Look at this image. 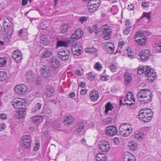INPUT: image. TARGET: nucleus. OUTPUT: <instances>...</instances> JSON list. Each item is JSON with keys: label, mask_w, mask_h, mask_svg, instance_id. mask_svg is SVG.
<instances>
[{"label": "nucleus", "mask_w": 161, "mask_h": 161, "mask_svg": "<svg viewBox=\"0 0 161 161\" xmlns=\"http://www.w3.org/2000/svg\"><path fill=\"white\" fill-rule=\"evenodd\" d=\"M94 68L97 69L99 70L100 69L102 68V67L100 63H97L95 65Z\"/></svg>", "instance_id": "nucleus-51"}, {"label": "nucleus", "mask_w": 161, "mask_h": 161, "mask_svg": "<svg viewBox=\"0 0 161 161\" xmlns=\"http://www.w3.org/2000/svg\"><path fill=\"white\" fill-rule=\"evenodd\" d=\"M101 28L104 38L105 40H108L112 33V31L111 27L109 26L108 25L105 24L102 25Z\"/></svg>", "instance_id": "nucleus-6"}, {"label": "nucleus", "mask_w": 161, "mask_h": 161, "mask_svg": "<svg viewBox=\"0 0 161 161\" xmlns=\"http://www.w3.org/2000/svg\"><path fill=\"white\" fill-rule=\"evenodd\" d=\"M142 6L145 7H147L149 6V3L148 2H143L142 3Z\"/></svg>", "instance_id": "nucleus-60"}, {"label": "nucleus", "mask_w": 161, "mask_h": 161, "mask_svg": "<svg viewBox=\"0 0 161 161\" xmlns=\"http://www.w3.org/2000/svg\"><path fill=\"white\" fill-rule=\"evenodd\" d=\"M146 77L147 79L153 82L157 78L156 72L154 70H152L150 72L146 73Z\"/></svg>", "instance_id": "nucleus-20"}, {"label": "nucleus", "mask_w": 161, "mask_h": 161, "mask_svg": "<svg viewBox=\"0 0 161 161\" xmlns=\"http://www.w3.org/2000/svg\"><path fill=\"white\" fill-rule=\"evenodd\" d=\"M7 77V74L3 71L0 72V81H3Z\"/></svg>", "instance_id": "nucleus-43"}, {"label": "nucleus", "mask_w": 161, "mask_h": 161, "mask_svg": "<svg viewBox=\"0 0 161 161\" xmlns=\"http://www.w3.org/2000/svg\"><path fill=\"white\" fill-rule=\"evenodd\" d=\"M125 25L127 26V27H128L129 26L131 27L130 21L127 19L125 21Z\"/></svg>", "instance_id": "nucleus-61"}, {"label": "nucleus", "mask_w": 161, "mask_h": 161, "mask_svg": "<svg viewBox=\"0 0 161 161\" xmlns=\"http://www.w3.org/2000/svg\"><path fill=\"white\" fill-rule=\"evenodd\" d=\"M108 44L106 46L107 52L109 54H113L114 52V45L111 42L107 43Z\"/></svg>", "instance_id": "nucleus-22"}, {"label": "nucleus", "mask_w": 161, "mask_h": 161, "mask_svg": "<svg viewBox=\"0 0 161 161\" xmlns=\"http://www.w3.org/2000/svg\"><path fill=\"white\" fill-rule=\"evenodd\" d=\"M53 51L50 49H47L41 53V57L42 58H46L49 57L53 54Z\"/></svg>", "instance_id": "nucleus-25"}, {"label": "nucleus", "mask_w": 161, "mask_h": 161, "mask_svg": "<svg viewBox=\"0 0 161 161\" xmlns=\"http://www.w3.org/2000/svg\"><path fill=\"white\" fill-rule=\"evenodd\" d=\"M125 42L124 41L120 42L119 43V47L122 48L124 46Z\"/></svg>", "instance_id": "nucleus-54"}, {"label": "nucleus", "mask_w": 161, "mask_h": 161, "mask_svg": "<svg viewBox=\"0 0 161 161\" xmlns=\"http://www.w3.org/2000/svg\"><path fill=\"white\" fill-rule=\"evenodd\" d=\"M125 84L128 85L132 80V77L130 74L128 72H125L124 74Z\"/></svg>", "instance_id": "nucleus-27"}, {"label": "nucleus", "mask_w": 161, "mask_h": 161, "mask_svg": "<svg viewBox=\"0 0 161 161\" xmlns=\"http://www.w3.org/2000/svg\"><path fill=\"white\" fill-rule=\"evenodd\" d=\"M25 77L28 80H32L34 77V73L30 70L27 71L25 74Z\"/></svg>", "instance_id": "nucleus-33"}, {"label": "nucleus", "mask_w": 161, "mask_h": 161, "mask_svg": "<svg viewBox=\"0 0 161 161\" xmlns=\"http://www.w3.org/2000/svg\"><path fill=\"white\" fill-rule=\"evenodd\" d=\"M131 28V27L129 26L127 27L124 31V33L125 35H128L130 32V30Z\"/></svg>", "instance_id": "nucleus-53"}, {"label": "nucleus", "mask_w": 161, "mask_h": 161, "mask_svg": "<svg viewBox=\"0 0 161 161\" xmlns=\"http://www.w3.org/2000/svg\"><path fill=\"white\" fill-rule=\"evenodd\" d=\"M54 92V89L52 86H47L46 90L45 91L46 96L47 97H50L52 96L53 95Z\"/></svg>", "instance_id": "nucleus-26"}, {"label": "nucleus", "mask_w": 161, "mask_h": 161, "mask_svg": "<svg viewBox=\"0 0 161 161\" xmlns=\"http://www.w3.org/2000/svg\"><path fill=\"white\" fill-rule=\"evenodd\" d=\"M134 6H133V4H130V5H128V9L129 10H133Z\"/></svg>", "instance_id": "nucleus-59"}, {"label": "nucleus", "mask_w": 161, "mask_h": 161, "mask_svg": "<svg viewBox=\"0 0 161 161\" xmlns=\"http://www.w3.org/2000/svg\"><path fill=\"white\" fill-rule=\"evenodd\" d=\"M144 112L145 109H142L139 111L138 114L139 119L143 120L144 122L145 119V114H144Z\"/></svg>", "instance_id": "nucleus-37"}, {"label": "nucleus", "mask_w": 161, "mask_h": 161, "mask_svg": "<svg viewBox=\"0 0 161 161\" xmlns=\"http://www.w3.org/2000/svg\"><path fill=\"white\" fill-rule=\"evenodd\" d=\"M49 64L50 66L54 69H58L60 65L59 60L55 57L51 58L49 59Z\"/></svg>", "instance_id": "nucleus-10"}, {"label": "nucleus", "mask_w": 161, "mask_h": 161, "mask_svg": "<svg viewBox=\"0 0 161 161\" xmlns=\"http://www.w3.org/2000/svg\"><path fill=\"white\" fill-rule=\"evenodd\" d=\"M109 68L113 72H115L117 71L118 66L114 64H111L109 65Z\"/></svg>", "instance_id": "nucleus-47"}, {"label": "nucleus", "mask_w": 161, "mask_h": 161, "mask_svg": "<svg viewBox=\"0 0 161 161\" xmlns=\"http://www.w3.org/2000/svg\"><path fill=\"white\" fill-rule=\"evenodd\" d=\"M94 28H95V29H96V30H94V31L95 33L96 34H97V32H99V31H98V29H97V28H98V27H97V26L96 25H94L93 29H94Z\"/></svg>", "instance_id": "nucleus-62"}, {"label": "nucleus", "mask_w": 161, "mask_h": 161, "mask_svg": "<svg viewBox=\"0 0 161 161\" xmlns=\"http://www.w3.org/2000/svg\"><path fill=\"white\" fill-rule=\"evenodd\" d=\"M3 28L4 31V34L7 35V37L10 38L12 33V31L11 23L7 18H6V19L4 20Z\"/></svg>", "instance_id": "nucleus-4"}, {"label": "nucleus", "mask_w": 161, "mask_h": 161, "mask_svg": "<svg viewBox=\"0 0 161 161\" xmlns=\"http://www.w3.org/2000/svg\"><path fill=\"white\" fill-rule=\"evenodd\" d=\"M130 99L132 100V102L129 100V95L127 94L124 100V101L126 102L125 103L130 106H131L133 104H134L135 102L134 98V96L131 94H130Z\"/></svg>", "instance_id": "nucleus-24"}, {"label": "nucleus", "mask_w": 161, "mask_h": 161, "mask_svg": "<svg viewBox=\"0 0 161 161\" xmlns=\"http://www.w3.org/2000/svg\"><path fill=\"white\" fill-rule=\"evenodd\" d=\"M14 90L16 93L19 95H22L26 91L27 88L25 85H20L16 86Z\"/></svg>", "instance_id": "nucleus-15"}, {"label": "nucleus", "mask_w": 161, "mask_h": 161, "mask_svg": "<svg viewBox=\"0 0 161 161\" xmlns=\"http://www.w3.org/2000/svg\"><path fill=\"white\" fill-rule=\"evenodd\" d=\"M60 29L61 33L63 34L66 35L68 34L69 26L68 24H64L61 25Z\"/></svg>", "instance_id": "nucleus-23"}, {"label": "nucleus", "mask_w": 161, "mask_h": 161, "mask_svg": "<svg viewBox=\"0 0 161 161\" xmlns=\"http://www.w3.org/2000/svg\"><path fill=\"white\" fill-rule=\"evenodd\" d=\"M71 50L73 53L75 55L79 56L81 53V50L78 47H75V46H72Z\"/></svg>", "instance_id": "nucleus-30"}, {"label": "nucleus", "mask_w": 161, "mask_h": 161, "mask_svg": "<svg viewBox=\"0 0 161 161\" xmlns=\"http://www.w3.org/2000/svg\"><path fill=\"white\" fill-rule=\"evenodd\" d=\"M135 41L139 45L142 46L145 44L146 42V39L145 38H141L136 40Z\"/></svg>", "instance_id": "nucleus-41"}, {"label": "nucleus", "mask_w": 161, "mask_h": 161, "mask_svg": "<svg viewBox=\"0 0 161 161\" xmlns=\"http://www.w3.org/2000/svg\"><path fill=\"white\" fill-rule=\"evenodd\" d=\"M152 70L149 66H145L143 67V71L146 76V73L150 72Z\"/></svg>", "instance_id": "nucleus-45"}, {"label": "nucleus", "mask_w": 161, "mask_h": 161, "mask_svg": "<svg viewBox=\"0 0 161 161\" xmlns=\"http://www.w3.org/2000/svg\"><path fill=\"white\" fill-rule=\"evenodd\" d=\"M21 142L22 147L25 150L30 151L31 146L32 140L31 136L24 135L21 138Z\"/></svg>", "instance_id": "nucleus-2"}, {"label": "nucleus", "mask_w": 161, "mask_h": 161, "mask_svg": "<svg viewBox=\"0 0 161 161\" xmlns=\"http://www.w3.org/2000/svg\"><path fill=\"white\" fill-rule=\"evenodd\" d=\"M57 54L58 58L63 61L68 59L69 56V51L65 48H61L59 50Z\"/></svg>", "instance_id": "nucleus-7"}, {"label": "nucleus", "mask_w": 161, "mask_h": 161, "mask_svg": "<svg viewBox=\"0 0 161 161\" xmlns=\"http://www.w3.org/2000/svg\"><path fill=\"white\" fill-rule=\"evenodd\" d=\"M143 15L144 17H146L149 20L150 19V15L149 13H144L143 14Z\"/></svg>", "instance_id": "nucleus-56"}, {"label": "nucleus", "mask_w": 161, "mask_h": 161, "mask_svg": "<svg viewBox=\"0 0 161 161\" xmlns=\"http://www.w3.org/2000/svg\"><path fill=\"white\" fill-rule=\"evenodd\" d=\"M139 55L142 61H146L150 58V52L148 50L142 49L140 52Z\"/></svg>", "instance_id": "nucleus-11"}, {"label": "nucleus", "mask_w": 161, "mask_h": 161, "mask_svg": "<svg viewBox=\"0 0 161 161\" xmlns=\"http://www.w3.org/2000/svg\"><path fill=\"white\" fill-rule=\"evenodd\" d=\"M145 119L144 120L145 123H147L149 122L153 118V113L150 109H145Z\"/></svg>", "instance_id": "nucleus-14"}, {"label": "nucleus", "mask_w": 161, "mask_h": 161, "mask_svg": "<svg viewBox=\"0 0 161 161\" xmlns=\"http://www.w3.org/2000/svg\"><path fill=\"white\" fill-rule=\"evenodd\" d=\"M57 46L58 47H66L67 46V43L63 41H58L57 43Z\"/></svg>", "instance_id": "nucleus-46"}, {"label": "nucleus", "mask_w": 161, "mask_h": 161, "mask_svg": "<svg viewBox=\"0 0 161 161\" xmlns=\"http://www.w3.org/2000/svg\"><path fill=\"white\" fill-rule=\"evenodd\" d=\"M98 146L100 149L103 152H107L110 148L109 143L105 141H101Z\"/></svg>", "instance_id": "nucleus-13"}, {"label": "nucleus", "mask_w": 161, "mask_h": 161, "mask_svg": "<svg viewBox=\"0 0 161 161\" xmlns=\"http://www.w3.org/2000/svg\"><path fill=\"white\" fill-rule=\"evenodd\" d=\"M6 127V125L4 124H0V131L5 129Z\"/></svg>", "instance_id": "nucleus-58"}, {"label": "nucleus", "mask_w": 161, "mask_h": 161, "mask_svg": "<svg viewBox=\"0 0 161 161\" xmlns=\"http://www.w3.org/2000/svg\"><path fill=\"white\" fill-rule=\"evenodd\" d=\"M7 60L5 57L0 58V67H4L6 66Z\"/></svg>", "instance_id": "nucleus-40"}, {"label": "nucleus", "mask_w": 161, "mask_h": 161, "mask_svg": "<svg viewBox=\"0 0 161 161\" xmlns=\"http://www.w3.org/2000/svg\"><path fill=\"white\" fill-rule=\"evenodd\" d=\"M70 97L72 98H74L75 97V93L74 92H71L69 95Z\"/></svg>", "instance_id": "nucleus-64"}, {"label": "nucleus", "mask_w": 161, "mask_h": 161, "mask_svg": "<svg viewBox=\"0 0 161 161\" xmlns=\"http://www.w3.org/2000/svg\"><path fill=\"white\" fill-rule=\"evenodd\" d=\"M113 142L116 145H118L119 143V139L118 137H115L113 139Z\"/></svg>", "instance_id": "nucleus-57"}, {"label": "nucleus", "mask_w": 161, "mask_h": 161, "mask_svg": "<svg viewBox=\"0 0 161 161\" xmlns=\"http://www.w3.org/2000/svg\"><path fill=\"white\" fill-rule=\"evenodd\" d=\"M144 36V31H138L136 33L134 38L136 39L138 37H141Z\"/></svg>", "instance_id": "nucleus-42"}, {"label": "nucleus", "mask_w": 161, "mask_h": 161, "mask_svg": "<svg viewBox=\"0 0 161 161\" xmlns=\"http://www.w3.org/2000/svg\"><path fill=\"white\" fill-rule=\"evenodd\" d=\"M95 1H89L88 7L89 11L90 12L94 13L96 11L100 5V3H94Z\"/></svg>", "instance_id": "nucleus-9"}, {"label": "nucleus", "mask_w": 161, "mask_h": 161, "mask_svg": "<svg viewBox=\"0 0 161 161\" xmlns=\"http://www.w3.org/2000/svg\"><path fill=\"white\" fill-rule=\"evenodd\" d=\"M87 18L86 16H82L80 18L79 20L81 24H83L84 22L87 20Z\"/></svg>", "instance_id": "nucleus-50"}, {"label": "nucleus", "mask_w": 161, "mask_h": 161, "mask_svg": "<svg viewBox=\"0 0 161 161\" xmlns=\"http://www.w3.org/2000/svg\"><path fill=\"white\" fill-rule=\"evenodd\" d=\"M12 105L16 109H18L21 108L24 104V102L21 101V99H14L12 102Z\"/></svg>", "instance_id": "nucleus-17"}, {"label": "nucleus", "mask_w": 161, "mask_h": 161, "mask_svg": "<svg viewBox=\"0 0 161 161\" xmlns=\"http://www.w3.org/2000/svg\"><path fill=\"white\" fill-rule=\"evenodd\" d=\"M12 57L17 63L20 62L22 59V55L21 52L19 50L14 51L12 54Z\"/></svg>", "instance_id": "nucleus-16"}, {"label": "nucleus", "mask_w": 161, "mask_h": 161, "mask_svg": "<svg viewBox=\"0 0 161 161\" xmlns=\"http://www.w3.org/2000/svg\"><path fill=\"white\" fill-rule=\"evenodd\" d=\"M83 34V31L80 28L76 29L69 38V43H71L75 42L78 39L80 38Z\"/></svg>", "instance_id": "nucleus-5"}, {"label": "nucleus", "mask_w": 161, "mask_h": 161, "mask_svg": "<svg viewBox=\"0 0 161 161\" xmlns=\"http://www.w3.org/2000/svg\"><path fill=\"white\" fill-rule=\"evenodd\" d=\"M42 107V104L40 103H37L35 105L34 107L31 110V113L33 114L37 111L40 110Z\"/></svg>", "instance_id": "nucleus-31"}, {"label": "nucleus", "mask_w": 161, "mask_h": 161, "mask_svg": "<svg viewBox=\"0 0 161 161\" xmlns=\"http://www.w3.org/2000/svg\"><path fill=\"white\" fill-rule=\"evenodd\" d=\"M84 125L82 123L79 124L76 128V131L79 133L84 128Z\"/></svg>", "instance_id": "nucleus-44"}, {"label": "nucleus", "mask_w": 161, "mask_h": 161, "mask_svg": "<svg viewBox=\"0 0 161 161\" xmlns=\"http://www.w3.org/2000/svg\"><path fill=\"white\" fill-rule=\"evenodd\" d=\"M74 121V118L72 116H67L64 119V122L68 125L72 124Z\"/></svg>", "instance_id": "nucleus-34"}, {"label": "nucleus", "mask_w": 161, "mask_h": 161, "mask_svg": "<svg viewBox=\"0 0 161 161\" xmlns=\"http://www.w3.org/2000/svg\"><path fill=\"white\" fill-rule=\"evenodd\" d=\"M135 157L128 152H125L124 154L123 161H135Z\"/></svg>", "instance_id": "nucleus-19"}, {"label": "nucleus", "mask_w": 161, "mask_h": 161, "mask_svg": "<svg viewBox=\"0 0 161 161\" xmlns=\"http://www.w3.org/2000/svg\"><path fill=\"white\" fill-rule=\"evenodd\" d=\"M40 42L42 45H47L49 43V41L46 37V36L42 35L39 37Z\"/></svg>", "instance_id": "nucleus-29"}, {"label": "nucleus", "mask_w": 161, "mask_h": 161, "mask_svg": "<svg viewBox=\"0 0 161 161\" xmlns=\"http://www.w3.org/2000/svg\"><path fill=\"white\" fill-rule=\"evenodd\" d=\"M153 96L151 91L145 89L140 90L136 95L138 99L143 103H147L151 102Z\"/></svg>", "instance_id": "nucleus-1"}, {"label": "nucleus", "mask_w": 161, "mask_h": 161, "mask_svg": "<svg viewBox=\"0 0 161 161\" xmlns=\"http://www.w3.org/2000/svg\"><path fill=\"white\" fill-rule=\"evenodd\" d=\"M40 147V143L37 142L35 143V145L34 147L33 148V151H36L38 150Z\"/></svg>", "instance_id": "nucleus-52"}, {"label": "nucleus", "mask_w": 161, "mask_h": 161, "mask_svg": "<svg viewBox=\"0 0 161 161\" xmlns=\"http://www.w3.org/2000/svg\"><path fill=\"white\" fill-rule=\"evenodd\" d=\"M40 71L43 78L48 79L51 77V71L48 66H43L41 68Z\"/></svg>", "instance_id": "nucleus-8"}, {"label": "nucleus", "mask_w": 161, "mask_h": 161, "mask_svg": "<svg viewBox=\"0 0 161 161\" xmlns=\"http://www.w3.org/2000/svg\"><path fill=\"white\" fill-rule=\"evenodd\" d=\"M90 99L92 101H95L97 100L99 97L98 92L96 91H91L90 93Z\"/></svg>", "instance_id": "nucleus-21"}, {"label": "nucleus", "mask_w": 161, "mask_h": 161, "mask_svg": "<svg viewBox=\"0 0 161 161\" xmlns=\"http://www.w3.org/2000/svg\"><path fill=\"white\" fill-rule=\"evenodd\" d=\"M25 111H18L15 114V115L19 119H22L24 117L25 115Z\"/></svg>", "instance_id": "nucleus-35"}, {"label": "nucleus", "mask_w": 161, "mask_h": 161, "mask_svg": "<svg viewBox=\"0 0 161 161\" xmlns=\"http://www.w3.org/2000/svg\"><path fill=\"white\" fill-rule=\"evenodd\" d=\"M95 76L94 73L91 72L87 75V78L90 80H92L95 79Z\"/></svg>", "instance_id": "nucleus-48"}, {"label": "nucleus", "mask_w": 161, "mask_h": 161, "mask_svg": "<svg viewBox=\"0 0 161 161\" xmlns=\"http://www.w3.org/2000/svg\"><path fill=\"white\" fill-rule=\"evenodd\" d=\"M86 92V91L85 89L81 90L80 91V94L83 95H84Z\"/></svg>", "instance_id": "nucleus-63"}, {"label": "nucleus", "mask_w": 161, "mask_h": 161, "mask_svg": "<svg viewBox=\"0 0 161 161\" xmlns=\"http://www.w3.org/2000/svg\"><path fill=\"white\" fill-rule=\"evenodd\" d=\"M120 134L123 136H127L132 132V128L131 125L128 124H122L119 127Z\"/></svg>", "instance_id": "nucleus-3"}, {"label": "nucleus", "mask_w": 161, "mask_h": 161, "mask_svg": "<svg viewBox=\"0 0 161 161\" xmlns=\"http://www.w3.org/2000/svg\"><path fill=\"white\" fill-rule=\"evenodd\" d=\"M85 50L86 52L91 54L94 53L97 51L96 49L93 47H86Z\"/></svg>", "instance_id": "nucleus-36"}, {"label": "nucleus", "mask_w": 161, "mask_h": 161, "mask_svg": "<svg viewBox=\"0 0 161 161\" xmlns=\"http://www.w3.org/2000/svg\"><path fill=\"white\" fill-rule=\"evenodd\" d=\"M107 159V157L104 154L98 153L96 156V160L97 161H105Z\"/></svg>", "instance_id": "nucleus-28"}, {"label": "nucleus", "mask_w": 161, "mask_h": 161, "mask_svg": "<svg viewBox=\"0 0 161 161\" xmlns=\"http://www.w3.org/2000/svg\"><path fill=\"white\" fill-rule=\"evenodd\" d=\"M44 116L42 115L35 116L31 118L32 122L37 125L42 122L43 120Z\"/></svg>", "instance_id": "nucleus-18"}, {"label": "nucleus", "mask_w": 161, "mask_h": 161, "mask_svg": "<svg viewBox=\"0 0 161 161\" xmlns=\"http://www.w3.org/2000/svg\"><path fill=\"white\" fill-rule=\"evenodd\" d=\"M130 48L128 47L127 48L126 50L127 52V54L128 57L130 58H133L134 57V54L132 52L130 51Z\"/></svg>", "instance_id": "nucleus-49"}, {"label": "nucleus", "mask_w": 161, "mask_h": 161, "mask_svg": "<svg viewBox=\"0 0 161 161\" xmlns=\"http://www.w3.org/2000/svg\"><path fill=\"white\" fill-rule=\"evenodd\" d=\"M135 136L137 139L141 141L144 138V135L142 133L137 132V133H136Z\"/></svg>", "instance_id": "nucleus-39"}, {"label": "nucleus", "mask_w": 161, "mask_h": 161, "mask_svg": "<svg viewBox=\"0 0 161 161\" xmlns=\"http://www.w3.org/2000/svg\"><path fill=\"white\" fill-rule=\"evenodd\" d=\"M137 73L138 75H141L144 73L143 71V67L139 68L138 69Z\"/></svg>", "instance_id": "nucleus-55"}, {"label": "nucleus", "mask_w": 161, "mask_h": 161, "mask_svg": "<svg viewBox=\"0 0 161 161\" xmlns=\"http://www.w3.org/2000/svg\"><path fill=\"white\" fill-rule=\"evenodd\" d=\"M105 108V113L107 114L109 111L112 110L114 108V106L110 102H108L106 104Z\"/></svg>", "instance_id": "nucleus-32"}, {"label": "nucleus", "mask_w": 161, "mask_h": 161, "mask_svg": "<svg viewBox=\"0 0 161 161\" xmlns=\"http://www.w3.org/2000/svg\"><path fill=\"white\" fill-rule=\"evenodd\" d=\"M129 146L130 150L134 151L136 149L137 144L135 142L132 141L129 143Z\"/></svg>", "instance_id": "nucleus-38"}, {"label": "nucleus", "mask_w": 161, "mask_h": 161, "mask_svg": "<svg viewBox=\"0 0 161 161\" xmlns=\"http://www.w3.org/2000/svg\"><path fill=\"white\" fill-rule=\"evenodd\" d=\"M118 131L116 127L114 125L108 126L106 128V134L110 136L115 135Z\"/></svg>", "instance_id": "nucleus-12"}]
</instances>
